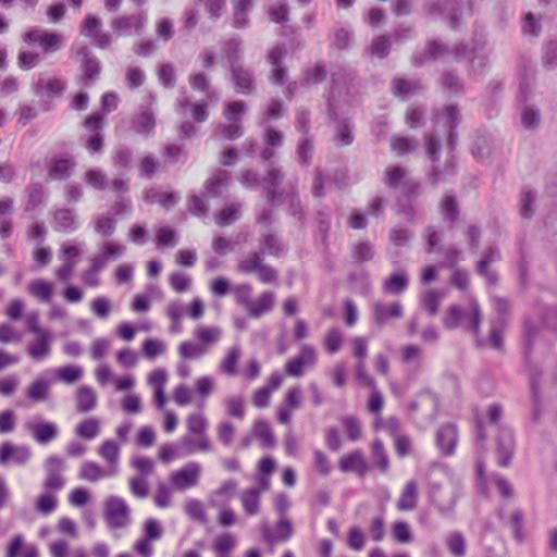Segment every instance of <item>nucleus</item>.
I'll use <instances>...</instances> for the list:
<instances>
[{"label":"nucleus","instance_id":"79ce46f5","mask_svg":"<svg viewBox=\"0 0 557 557\" xmlns=\"http://www.w3.org/2000/svg\"><path fill=\"white\" fill-rule=\"evenodd\" d=\"M242 205L239 202H233L225 206L219 212H216L214 215V220L219 226L224 227L239 220Z\"/></svg>","mask_w":557,"mask_h":557},{"label":"nucleus","instance_id":"8fccbe9b","mask_svg":"<svg viewBox=\"0 0 557 557\" xmlns=\"http://www.w3.org/2000/svg\"><path fill=\"white\" fill-rule=\"evenodd\" d=\"M253 436L261 441L264 448H272L275 445V436L271 425L265 420H257L252 428Z\"/></svg>","mask_w":557,"mask_h":557},{"label":"nucleus","instance_id":"393cba45","mask_svg":"<svg viewBox=\"0 0 557 557\" xmlns=\"http://www.w3.org/2000/svg\"><path fill=\"white\" fill-rule=\"evenodd\" d=\"M54 231L71 234L81 227V222L74 208H59L53 212Z\"/></svg>","mask_w":557,"mask_h":557},{"label":"nucleus","instance_id":"de8ad7c7","mask_svg":"<svg viewBox=\"0 0 557 557\" xmlns=\"http://www.w3.org/2000/svg\"><path fill=\"white\" fill-rule=\"evenodd\" d=\"M313 140L310 136L299 139L296 148V160L301 166H309L313 159Z\"/></svg>","mask_w":557,"mask_h":557},{"label":"nucleus","instance_id":"49530a36","mask_svg":"<svg viewBox=\"0 0 557 557\" xmlns=\"http://www.w3.org/2000/svg\"><path fill=\"white\" fill-rule=\"evenodd\" d=\"M408 275L404 271L394 272L384 282L383 289L387 294L399 295L408 287Z\"/></svg>","mask_w":557,"mask_h":557},{"label":"nucleus","instance_id":"774afa93","mask_svg":"<svg viewBox=\"0 0 557 557\" xmlns=\"http://www.w3.org/2000/svg\"><path fill=\"white\" fill-rule=\"evenodd\" d=\"M156 244L160 249L176 246L177 232L169 226L158 228L156 232Z\"/></svg>","mask_w":557,"mask_h":557},{"label":"nucleus","instance_id":"412c9836","mask_svg":"<svg viewBox=\"0 0 557 557\" xmlns=\"http://www.w3.org/2000/svg\"><path fill=\"white\" fill-rule=\"evenodd\" d=\"M315 362V350L310 345H302L299 354L290 358L285 364V372L289 376L300 377L307 366Z\"/></svg>","mask_w":557,"mask_h":557},{"label":"nucleus","instance_id":"e433bc0d","mask_svg":"<svg viewBox=\"0 0 557 557\" xmlns=\"http://www.w3.org/2000/svg\"><path fill=\"white\" fill-rule=\"evenodd\" d=\"M26 397L33 403H42L49 398L50 382L39 376L35 379L26 389Z\"/></svg>","mask_w":557,"mask_h":557},{"label":"nucleus","instance_id":"aec40b11","mask_svg":"<svg viewBox=\"0 0 557 557\" xmlns=\"http://www.w3.org/2000/svg\"><path fill=\"white\" fill-rule=\"evenodd\" d=\"M260 532L262 540L267 544L273 545L276 542L288 541L294 533V529L290 520L286 517H282L277 520L275 530H272L267 523H263L260 525Z\"/></svg>","mask_w":557,"mask_h":557},{"label":"nucleus","instance_id":"680f3d73","mask_svg":"<svg viewBox=\"0 0 557 557\" xmlns=\"http://www.w3.org/2000/svg\"><path fill=\"white\" fill-rule=\"evenodd\" d=\"M208 196L203 193L202 195H191L187 199L188 212L197 218H205L208 214L209 205L207 200Z\"/></svg>","mask_w":557,"mask_h":557},{"label":"nucleus","instance_id":"9b49d317","mask_svg":"<svg viewBox=\"0 0 557 557\" xmlns=\"http://www.w3.org/2000/svg\"><path fill=\"white\" fill-rule=\"evenodd\" d=\"M76 168V159L73 154L59 153L46 161V170L49 180L66 181Z\"/></svg>","mask_w":557,"mask_h":557},{"label":"nucleus","instance_id":"423d86ee","mask_svg":"<svg viewBox=\"0 0 557 557\" xmlns=\"http://www.w3.org/2000/svg\"><path fill=\"white\" fill-rule=\"evenodd\" d=\"M425 12L431 17L447 22L451 29H457L461 24L462 0H437L428 4Z\"/></svg>","mask_w":557,"mask_h":557},{"label":"nucleus","instance_id":"4d7b16f0","mask_svg":"<svg viewBox=\"0 0 557 557\" xmlns=\"http://www.w3.org/2000/svg\"><path fill=\"white\" fill-rule=\"evenodd\" d=\"M264 257L260 250L251 251L247 258L238 262L237 270L245 274L253 273L263 264Z\"/></svg>","mask_w":557,"mask_h":557},{"label":"nucleus","instance_id":"c85d7f7f","mask_svg":"<svg viewBox=\"0 0 557 557\" xmlns=\"http://www.w3.org/2000/svg\"><path fill=\"white\" fill-rule=\"evenodd\" d=\"M52 342L53 335L51 332L36 335V338L28 343L26 351L33 360L41 361L50 355Z\"/></svg>","mask_w":557,"mask_h":557},{"label":"nucleus","instance_id":"c9c22d12","mask_svg":"<svg viewBox=\"0 0 557 557\" xmlns=\"http://www.w3.org/2000/svg\"><path fill=\"white\" fill-rule=\"evenodd\" d=\"M145 200L149 203H159L164 209L173 208L180 200L175 191H159L156 188L145 190Z\"/></svg>","mask_w":557,"mask_h":557},{"label":"nucleus","instance_id":"69168bd1","mask_svg":"<svg viewBox=\"0 0 557 557\" xmlns=\"http://www.w3.org/2000/svg\"><path fill=\"white\" fill-rule=\"evenodd\" d=\"M245 111L246 103L243 100H234L225 104L223 116L227 122L242 124Z\"/></svg>","mask_w":557,"mask_h":557},{"label":"nucleus","instance_id":"bf43d9fd","mask_svg":"<svg viewBox=\"0 0 557 557\" xmlns=\"http://www.w3.org/2000/svg\"><path fill=\"white\" fill-rule=\"evenodd\" d=\"M85 183L96 190H106L109 187V181L106 173L97 168L88 169L84 175Z\"/></svg>","mask_w":557,"mask_h":557},{"label":"nucleus","instance_id":"13d9d810","mask_svg":"<svg viewBox=\"0 0 557 557\" xmlns=\"http://www.w3.org/2000/svg\"><path fill=\"white\" fill-rule=\"evenodd\" d=\"M348 283L355 292L361 295H368L371 292L370 276L366 271L350 273L348 275Z\"/></svg>","mask_w":557,"mask_h":557},{"label":"nucleus","instance_id":"4468645a","mask_svg":"<svg viewBox=\"0 0 557 557\" xmlns=\"http://www.w3.org/2000/svg\"><path fill=\"white\" fill-rule=\"evenodd\" d=\"M76 54L82 58L81 69L83 72L84 86L90 87L101 73V62L87 46L79 47L76 50Z\"/></svg>","mask_w":557,"mask_h":557},{"label":"nucleus","instance_id":"c03bdc74","mask_svg":"<svg viewBox=\"0 0 557 557\" xmlns=\"http://www.w3.org/2000/svg\"><path fill=\"white\" fill-rule=\"evenodd\" d=\"M418 503V491L417 484L413 481L408 482L397 502V509L401 511L412 510L416 508Z\"/></svg>","mask_w":557,"mask_h":557},{"label":"nucleus","instance_id":"58836bf2","mask_svg":"<svg viewBox=\"0 0 557 557\" xmlns=\"http://www.w3.org/2000/svg\"><path fill=\"white\" fill-rule=\"evenodd\" d=\"M440 212L445 222L454 224L459 219L460 208L455 195L446 194L440 202Z\"/></svg>","mask_w":557,"mask_h":557},{"label":"nucleus","instance_id":"5fc2aeb1","mask_svg":"<svg viewBox=\"0 0 557 557\" xmlns=\"http://www.w3.org/2000/svg\"><path fill=\"white\" fill-rule=\"evenodd\" d=\"M55 379L64 384H74L83 376V368L75 364H66L54 370Z\"/></svg>","mask_w":557,"mask_h":557},{"label":"nucleus","instance_id":"a18cd8bd","mask_svg":"<svg viewBox=\"0 0 557 557\" xmlns=\"http://www.w3.org/2000/svg\"><path fill=\"white\" fill-rule=\"evenodd\" d=\"M534 311L540 314L541 322L546 329L557 333V304L544 306L540 301H536Z\"/></svg>","mask_w":557,"mask_h":557},{"label":"nucleus","instance_id":"09e8293b","mask_svg":"<svg viewBox=\"0 0 557 557\" xmlns=\"http://www.w3.org/2000/svg\"><path fill=\"white\" fill-rule=\"evenodd\" d=\"M440 485H432L431 502L443 517H450L454 513L458 495L453 493L446 502H442L437 498L436 495V492L440 491Z\"/></svg>","mask_w":557,"mask_h":557},{"label":"nucleus","instance_id":"7c9ffc66","mask_svg":"<svg viewBox=\"0 0 557 557\" xmlns=\"http://www.w3.org/2000/svg\"><path fill=\"white\" fill-rule=\"evenodd\" d=\"M98 453L108 463V476H115L119 473L120 445L113 440H106Z\"/></svg>","mask_w":557,"mask_h":557},{"label":"nucleus","instance_id":"f03ea898","mask_svg":"<svg viewBox=\"0 0 557 557\" xmlns=\"http://www.w3.org/2000/svg\"><path fill=\"white\" fill-rule=\"evenodd\" d=\"M539 327L531 321L530 318H525L523 321V334H522V347H523V362L527 371L529 372L530 379V391L533 400L532 416L533 420L537 421L541 417V395H540V383L542 372L531 361L533 354L534 342L539 335Z\"/></svg>","mask_w":557,"mask_h":557},{"label":"nucleus","instance_id":"6e6d98bb","mask_svg":"<svg viewBox=\"0 0 557 557\" xmlns=\"http://www.w3.org/2000/svg\"><path fill=\"white\" fill-rule=\"evenodd\" d=\"M224 51L230 69L242 65L240 51L242 40L239 38H230L223 42Z\"/></svg>","mask_w":557,"mask_h":557},{"label":"nucleus","instance_id":"5701e85b","mask_svg":"<svg viewBox=\"0 0 557 557\" xmlns=\"http://www.w3.org/2000/svg\"><path fill=\"white\" fill-rule=\"evenodd\" d=\"M490 53L485 48V41H480L476 34L473 37V55L470 59L469 76L482 77L488 69Z\"/></svg>","mask_w":557,"mask_h":557},{"label":"nucleus","instance_id":"cd10ccee","mask_svg":"<svg viewBox=\"0 0 557 557\" xmlns=\"http://www.w3.org/2000/svg\"><path fill=\"white\" fill-rule=\"evenodd\" d=\"M235 91L240 95H249L255 88V76L251 70L243 64L230 69Z\"/></svg>","mask_w":557,"mask_h":557},{"label":"nucleus","instance_id":"ddd939ff","mask_svg":"<svg viewBox=\"0 0 557 557\" xmlns=\"http://www.w3.org/2000/svg\"><path fill=\"white\" fill-rule=\"evenodd\" d=\"M30 457L32 451L27 445H14L10 441L0 445V466H25Z\"/></svg>","mask_w":557,"mask_h":557},{"label":"nucleus","instance_id":"f8f14e48","mask_svg":"<svg viewBox=\"0 0 557 557\" xmlns=\"http://www.w3.org/2000/svg\"><path fill=\"white\" fill-rule=\"evenodd\" d=\"M66 89V82L62 78L53 77L49 79L38 78L32 85L33 94L41 99V107L44 111L51 110V106L48 101H45L44 98H58L63 95Z\"/></svg>","mask_w":557,"mask_h":557},{"label":"nucleus","instance_id":"ea45409f","mask_svg":"<svg viewBox=\"0 0 557 557\" xmlns=\"http://www.w3.org/2000/svg\"><path fill=\"white\" fill-rule=\"evenodd\" d=\"M261 488L249 487L240 493V502L244 511L248 516H255L260 510Z\"/></svg>","mask_w":557,"mask_h":557},{"label":"nucleus","instance_id":"e2e57ef3","mask_svg":"<svg viewBox=\"0 0 557 557\" xmlns=\"http://www.w3.org/2000/svg\"><path fill=\"white\" fill-rule=\"evenodd\" d=\"M100 432L99 421L96 418H87L76 425L75 433L78 437L90 441Z\"/></svg>","mask_w":557,"mask_h":557},{"label":"nucleus","instance_id":"a211bd4d","mask_svg":"<svg viewBox=\"0 0 557 557\" xmlns=\"http://www.w3.org/2000/svg\"><path fill=\"white\" fill-rule=\"evenodd\" d=\"M26 430L40 445H47L58 437L59 429L54 422L46 420H32L26 422Z\"/></svg>","mask_w":557,"mask_h":557},{"label":"nucleus","instance_id":"39448f33","mask_svg":"<svg viewBox=\"0 0 557 557\" xmlns=\"http://www.w3.org/2000/svg\"><path fill=\"white\" fill-rule=\"evenodd\" d=\"M327 116L334 123L333 141L337 147L350 146L355 140V123L346 116L339 106L330 103Z\"/></svg>","mask_w":557,"mask_h":557},{"label":"nucleus","instance_id":"0e129e2a","mask_svg":"<svg viewBox=\"0 0 557 557\" xmlns=\"http://www.w3.org/2000/svg\"><path fill=\"white\" fill-rule=\"evenodd\" d=\"M108 476V471H104L95 461H85L79 470V478L88 482H97L101 478Z\"/></svg>","mask_w":557,"mask_h":557},{"label":"nucleus","instance_id":"a878e982","mask_svg":"<svg viewBox=\"0 0 557 557\" xmlns=\"http://www.w3.org/2000/svg\"><path fill=\"white\" fill-rule=\"evenodd\" d=\"M176 111L186 115L185 109H190V116L195 123H205L209 117L208 102L205 100H199L191 102L190 98L187 96L180 97L175 102Z\"/></svg>","mask_w":557,"mask_h":557},{"label":"nucleus","instance_id":"9d476101","mask_svg":"<svg viewBox=\"0 0 557 557\" xmlns=\"http://www.w3.org/2000/svg\"><path fill=\"white\" fill-rule=\"evenodd\" d=\"M131 509L127 503L120 496H109L104 502L103 516L108 527L116 530L129 523Z\"/></svg>","mask_w":557,"mask_h":557},{"label":"nucleus","instance_id":"a19ab883","mask_svg":"<svg viewBox=\"0 0 557 557\" xmlns=\"http://www.w3.org/2000/svg\"><path fill=\"white\" fill-rule=\"evenodd\" d=\"M547 195L554 200V209L545 219V227L553 237L557 236V174L546 187Z\"/></svg>","mask_w":557,"mask_h":557},{"label":"nucleus","instance_id":"0eeeda50","mask_svg":"<svg viewBox=\"0 0 557 557\" xmlns=\"http://www.w3.org/2000/svg\"><path fill=\"white\" fill-rule=\"evenodd\" d=\"M22 39L25 44L38 45L45 54L59 51L63 44V36L40 27H32L23 33Z\"/></svg>","mask_w":557,"mask_h":557},{"label":"nucleus","instance_id":"20e7f679","mask_svg":"<svg viewBox=\"0 0 557 557\" xmlns=\"http://www.w3.org/2000/svg\"><path fill=\"white\" fill-rule=\"evenodd\" d=\"M355 78L356 73L351 67L336 66L331 73V88L326 97V106L332 103L341 107V102L349 104L350 87Z\"/></svg>","mask_w":557,"mask_h":557},{"label":"nucleus","instance_id":"338daca9","mask_svg":"<svg viewBox=\"0 0 557 557\" xmlns=\"http://www.w3.org/2000/svg\"><path fill=\"white\" fill-rule=\"evenodd\" d=\"M395 212L396 214L404 216L410 224L417 223L420 216L419 211L416 208V200L396 201Z\"/></svg>","mask_w":557,"mask_h":557},{"label":"nucleus","instance_id":"bb28decb","mask_svg":"<svg viewBox=\"0 0 557 557\" xmlns=\"http://www.w3.org/2000/svg\"><path fill=\"white\" fill-rule=\"evenodd\" d=\"M259 246L260 251L263 252L264 256L274 258H281L287 251V247L283 243L282 237L272 231L261 234L259 238Z\"/></svg>","mask_w":557,"mask_h":557},{"label":"nucleus","instance_id":"1a4fd4ad","mask_svg":"<svg viewBox=\"0 0 557 557\" xmlns=\"http://www.w3.org/2000/svg\"><path fill=\"white\" fill-rule=\"evenodd\" d=\"M529 73L527 66H524L523 75L519 83L518 101L522 104L521 111V123L525 129H535L541 122L540 110L534 106L527 104V101L531 94V87L529 83Z\"/></svg>","mask_w":557,"mask_h":557},{"label":"nucleus","instance_id":"4c0bfd02","mask_svg":"<svg viewBox=\"0 0 557 557\" xmlns=\"http://www.w3.org/2000/svg\"><path fill=\"white\" fill-rule=\"evenodd\" d=\"M97 407V394L88 385L81 386L76 392V410L86 413Z\"/></svg>","mask_w":557,"mask_h":557},{"label":"nucleus","instance_id":"37998d69","mask_svg":"<svg viewBox=\"0 0 557 557\" xmlns=\"http://www.w3.org/2000/svg\"><path fill=\"white\" fill-rule=\"evenodd\" d=\"M274 304V294L272 292H263L257 300L251 301L247 310L252 318H259L270 311Z\"/></svg>","mask_w":557,"mask_h":557},{"label":"nucleus","instance_id":"7ed1b4c3","mask_svg":"<svg viewBox=\"0 0 557 557\" xmlns=\"http://www.w3.org/2000/svg\"><path fill=\"white\" fill-rule=\"evenodd\" d=\"M470 310L463 309L458 305H453L447 310V315L444 319V325L448 330H455L462 325L476 338V345L482 347L484 341L479 337L481 324V309L479 302L472 299L470 302Z\"/></svg>","mask_w":557,"mask_h":557},{"label":"nucleus","instance_id":"f257e3e1","mask_svg":"<svg viewBox=\"0 0 557 557\" xmlns=\"http://www.w3.org/2000/svg\"><path fill=\"white\" fill-rule=\"evenodd\" d=\"M461 115L457 104H447L432 112V123L435 131L444 129L447 133V157L443 169L437 165L442 149L441 139L433 134H425L423 139L425 144V153L432 165L426 172L429 182L437 185L447 181L449 176L457 173L456 148L458 140L457 127L460 123Z\"/></svg>","mask_w":557,"mask_h":557},{"label":"nucleus","instance_id":"052dcab7","mask_svg":"<svg viewBox=\"0 0 557 557\" xmlns=\"http://www.w3.org/2000/svg\"><path fill=\"white\" fill-rule=\"evenodd\" d=\"M133 161V150L127 146H120L112 156V164L119 171H127L131 169Z\"/></svg>","mask_w":557,"mask_h":557},{"label":"nucleus","instance_id":"2f4dec72","mask_svg":"<svg viewBox=\"0 0 557 557\" xmlns=\"http://www.w3.org/2000/svg\"><path fill=\"white\" fill-rule=\"evenodd\" d=\"M373 322L377 326L384 325L389 319H398L403 315V307L400 302L395 301L387 306L382 302H376L373 306Z\"/></svg>","mask_w":557,"mask_h":557},{"label":"nucleus","instance_id":"4be33fe9","mask_svg":"<svg viewBox=\"0 0 557 557\" xmlns=\"http://www.w3.org/2000/svg\"><path fill=\"white\" fill-rule=\"evenodd\" d=\"M449 53V47L440 39H431L426 42L424 51H416L412 54V64L416 67L422 66L428 61H435L440 57Z\"/></svg>","mask_w":557,"mask_h":557},{"label":"nucleus","instance_id":"864d4df0","mask_svg":"<svg viewBox=\"0 0 557 557\" xmlns=\"http://www.w3.org/2000/svg\"><path fill=\"white\" fill-rule=\"evenodd\" d=\"M448 552L454 557H463L467 552V543L465 535L459 531H454L446 536L445 540Z\"/></svg>","mask_w":557,"mask_h":557},{"label":"nucleus","instance_id":"6e6552de","mask_svg":"<svg viewBox=\"0 0 557 557\" xmlns=\"http://www.w3.org/2000/svg\"><path fill=\"white\" fill-rule=\"evenodd\" d=\"M154 102L156 96L151 92L148 94L145 98V103L139 106L138 112L131 119V128L136 134L149 137L154 133Z\"/></svg>","mask_w":557,"mask_h":557},{"label":"nucleus","instance_id":"dca6fc26","mask_svg":"<svg viewBox=\"0 0 557 557\" xmlns=\"http://www.w3.org/2000/svg\"><path fill=\"white\" fill-rule=\"evenodd\" d=\"M147 24V14L138 12L131 15H122L111 21V27L121 35L141 34Z\"/></svg>","mask_w":557,"mask_h":557},{"label":"nucleus","instance_id":"f3484780","mask_svg":"<svg viewBox=\"0 0 557 557\" xmlns=\"http://www.w3.org/2000/svg\"><path fill=\"white\" fill-rule=\"evenodd\" d=\"M200 473V465L195 461H190L181 469L173 471L170 475V481L177 490L185 491L198 483Z\"/></svg>","mask_w":557,"mask_h":557},{"label":"nucleus","instance_id":"3c124183","mask_svg":"<svg viewBox=\"0 0 557 557\" xmlns=\"http://www.w3.org/2000/svg\"><path fill=\"white\" fill-rule=\"evenodd\" d=\"M326 75L325 64L323 62H317L313 67H309L305 71L300 85L302 87L318 85L325 81Z\"/></svg>","mask_w":557,"mask_h":557},{"label":"nucleus","instance_id":"6ab92c4d","mask_svg":"<svg viewBox=\"0 0 557 557\" xmlns=\"http://www.w3.org/2000/svg\"><path fill=\"white\" fill-rule=\"evenodd\" d=\"M515 450V434L511 428L500 426L496 441L498 465L508 467L511 462Z\"/></svg>","mask_w":557,"mask_h":557},{"label":"nucleus","instance_id":"b1692460","mask_svg":"<svg viewBox=\"0 0 557 557\" xmlns=\"http://www.w3.org/2000/svg\"><path fill=\"white\" fill-rule=\"evenodd\" d=\"M338 469L343 473L355 472L360 478H363L370 470V467L364 459L361 449H355L341 457L338 461Z\"/></svg>","mask_w":557,"mask_h":557},{"label":"nucleus","instance_id":"2eb2a0df","mask_svg":"<svg viewBox=\"0 0 557 557\" xmlns=\"http://www.w3.org/2000/svg\"><path fill=\"white\" fill-rule=\"evenodd\" d=\"M458 444V429L453 422L442 424L435 434V445L444 457L453 456Z\"/></svg>","mask_w":557,"mask_h":557},{"label":"nucleus","instance_id":"473e14b6","mask_svg":"<svg viewBox=\"0 0 557 557\" xmlns=\"http://www.w3.org/2000/svg\"><path fill=\"white\" fill-rule=\"evenodd\" d=\"M422 89L423 86L419 79L394 77L392 82L393 94L400 99H407L409 96L414 95Z\"/></svg>","mask_w":557,"mask_h":557},{"label":"nucleus","instance_id":"603ef678","mask_svg":"<svg viewBox=\"0 0 557 557\" xmlns=\"http://www.w3.org/2000/svg\"><path fill=\"white\" fill-rule=\"evenodd\" d=\"M240 347L238 345H235L227 350L220 364V369L224 374L235 376L238 373L237 363L240 358Z\"/></svg>","mask_w":557,"mask_h":557},{"label":"nucleus","instance_id":"f704fd0d","mask_svg":"<svg viewBox=\"0 0 557 557\" xmlns=\"http://www.w3.org/2000/svg\"><path fill=\"white\" fill-rule=\"evenodd\" d=\"M536 202V191L530 186H523L519 195V214L524 220H530L534 215Z\"/></svg>","mask_w":557,"mask_h":557},{"label":"nucleus","instance_id":"72a5a7b5","mask_svg":"<svg viewBox=\"0 0 557 557\" xmlns=\"http://www.w3.org/2000/svg\"><path fill=\"white\" fill-rule=\"evenodd\" d=\"M231 174L226 170L218 169L205 182V194L209 197H218L222 193V187L226 186L230 182Z\"/></svg>","mask_w":557,"mask_h":557},{"label":"nucleus","instance_id":"c756f323","mask_svg":"<svg viewBox=\"0 0 557 557\" xmlns=\"http://www.w3.org/2000/svg\"><path fill=\"white\" fill-rule=\"evenodd\" d=\"M25 211L30 212L46 203L48 190L40 182H32L25 187Z\"/></svg>","mask_w":557,"mask_h":557}]
</instances>
